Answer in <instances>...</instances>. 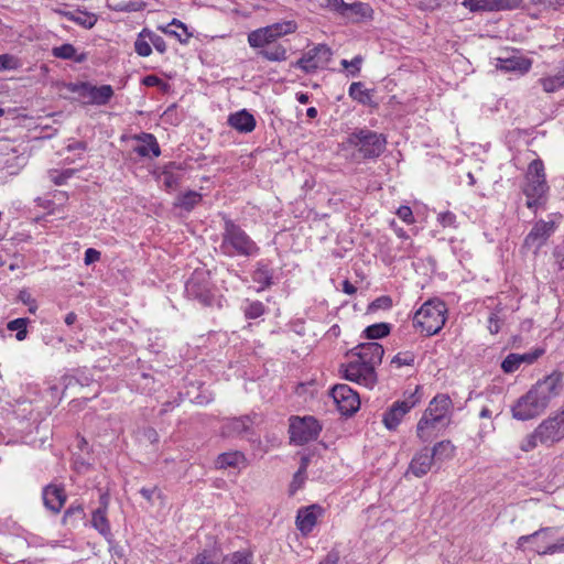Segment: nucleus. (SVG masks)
<instances>
[{
	"mask_svg": "<svg viewBox=\"0 0 564 564\" xmlns=\"http://www.w3.org/2000/svg\"><path fill=\"white\" fill-rule=\"evenodd\" d=\"M564 389V373L554 370L538 380L530 390L520 397L511 408L512 416L518 421H529L541 415L551 401L561 395Z\"/></svg>",
	"mask_w": 564,
	"mask_h": 564,
	"instance_id": "nucleus-1",
	"label": "nucleus"
},
{
	"mask_svg": "<svg viewBox=\"0 0 564 564\" xmlns=\"http://www.w3.org/2000/svg\"><path fill=\"white\" fill-rule=\"evenodd\" d=\"M383 355L384 348L381 344L361 343L347 352V356L355 359L341 364L339 372L346 380L371 389L378 381L376 366L381 364Z\"/></svg>",
	"mask_w": 564,
	"mask_h": 564,
	"instance_id": "nucleus-2",
	"label": "nucleus"
},
{
	"mask_svg": "<svg viewBox=\"0 0 564 564\" xmlns=\"http://www.w3.org/2000/svg\"><path fill=\"white\" fill-rule=\"evenodd\" d=\"M221 219L224 226L218 247L219 253L228 258L257 257L260 252V248L241 226L226 214L221 215Z\"/></svg>",
	"mask_w": 564,
	"mask_h": 564,
	"instance_id": "nucleus-3",
	"label": "nucleus"
},
{
	"mask_svg": "<svg viewBox=\"0 0 564 564\" xmlns=\"http://www.w3.org/2000/svg\"><path fill=\"white\" fill-rule=\"evenodd\" d=\"M344 147L356 150L358 159L377 160L387 148V137L367 127L355 128L343 142Z\"/></svg>",
	"mask_w": 564,
	"mask_h": 564,
	"instance_id": "nucleus-4",
	"label": "nucleus"
},
{
	"mask_svg": "<svg viewBox=\"0 0 564 564\" xmlns=\"http://www.w3.org/2000/svg\"><path fill=\"white\" fill-rule=\"evenodd\" d=\"M550 186L546 182L544 164L541 159L533 160L528 167L522 193L527 197V207L534 213L545 208L549 199Z\"/></svg>",
	"mask_w": 564,
	"mask_h": 564,
	"instance_id": "nucleus-5",
	"label": "nucleus"
},
{
	"mask_svg": "<svg viewBox=\"0 0 564 564\" xmlns=\"http://www.w3.org/2000/svg\"><path fill=\"white\" fill-rule=\"evenodd\" d=\"M447 308L442 301L425 302L413 316V326L425 336H433L441 332L446 322Z\"/></svg>",
	"mask_w": 564,
	"mask_h": 564,
	"instance_id": "nucleus-6",
	"label": "nucleus"
},
{
	"mask_svg": "<svg viewBox=\"0 0 564 564\" xmlns=\"http://www.w3.org/2000/svg\"><path fill=\"white\" fill-rule=\"evenodd\" d=\"M185 294L203 306H213L216 302V288L210 272L205 269L194 270L185 283Z\"/></svg>",
	"mask_w": 564,
	"mask_h": 564,
	"instance_id": "nucleus-7",
	"label": "nucleus"
},
{
	"mask_svg": "<svg viewBox=\"0 0 564 564\" xmlns=\"http://www.w3.org/2000/svg\"><path fill=\"white\" fill-rule=\"evenodd\" d=\"M297 24L295 21L276 22L264 28L251 31L248 34V43L251 47L265 46L276 42L283 35L295 32Z\"/></svg>",
	"mask_w": 564,
	"mask_h": 564,
	"instance_id": "nucleus-8",
	"label": "nucleus"
},
{
	"mask_svg": "<svg viewBox=\"0 0 564 564\" xmlns=\"http://www.w3.org/2000/svg\"><path fill=\"white\" fill-rule=\"evenodd\" d=\"M550 220L540 219L535 221L529 234L523 241V248L533 249L536 254L540 249L547 242L549 238L555 232L558 227L557 219L562 216L560 214H551Z\"/></svg>",
	"mask_w": 564,
	"mask_h": 564,
	"instance_id": "nucleus-9",
	"label": "nucleus"
},
{
	"mask_svg": "<svg viewBox=\"0 0 564 564\" xmlns=\"http://www.w3.org/2000/svg\"><path fill=\"white\" fill-rule=\"evenodd\" d=\"M290 421V440L295 445H304L319 436L322 425L314 416H293Z\"/></svg>",
	"mask_w": 564,
	"mask_h": 564,
	"instance_id": "nucleus-10",
	"label": "nucleus"
},
{
	"mask_svg": "<svg viewBox=\"0 0 564 564\" xmlns=\"http://www.w3.org/2000/svg\"><path fill=\"white\" fill-rule=\"evenodd\" d=\"M333 51L326 44H317L306 51L302 56L291 63V67L301 69L305 74H314L319 68H325L332 59Z\"/></svg>",
	"mask_w": 564,
	"mask_h": 564,
	"instance_id": "nucleus-11",
	"label": "nucleus"
},
{
	"mask_svg": "<svg viewBox=\"0 0 564 564\" xmlns=\"http://www.w3.org/2000/svg\"><path fill=\"white\" fill-rule=\"evenodd\" d=\"M330 397L333 398L337 410L344 416H352L360 408L359 394L348 384H335L330 389Z\"/></svg>",
	"mask_w": 564,
	"mask_h": 564,
	"instance_id": "nucleus-12",
	"label": "nucleus"
},
{
	"mask_svg": "<svg viewBox=\"0 0 564 564\" xmlns=\"http://www.w3.org/2000/svg\"><path fill=\"white\" fill-rule=\"evenodd\" d=\"M419 387L414 393L405 400L395 401L382 415V423L389 431H394L401 423L403 416L415 406L419 402V398L416 397V392Z\"/></svg>",
	"mask_w": 564,
	"mask_h": 564,
	"instance_id": "nucleus-13",
	"label": "nucleus"
},
{
	"mask_svg": "<svg viewBox=\"0 0 564 564\" xmlns=\"http://www.w3.org/2000/svg\"><path fill=\"white\" fill-rule=\"evenodd\" d=\"M563 423L564 416L561 414H555L543 420L535 429V436H539V442L541 444L552 445L564 438Z\"/></svg>",
	"mask_w": 564,
	"mask_h": 564,
	"instance_id": "nucleus-14",
	"label": "nucleus"
},
{
	"mask_svg": "<svg viewBox=\"0 0 564 564\" xmlns=\"http://www.w3.org/2000/svg\"><path fill=\"white\" fill-rule=\"evenodd\" d=\"M257 417L258 414L252 412L238 417L227 419L221 426V434L226 437L253 435L252 426L256 423Z\"/></svg>",
	"mask_w": 564,
	"mask_h": 564,
	"instance_id": "nucleus-15",
	"label": "nucleus"
},
{
	"mask_svg": "<svg viewBox=\"0 0 564 564\" xmlns=\"http://www.w3.org/2000/svg\"><path fill=\"white\" fill-rule=\"evenodd\" d=\"M451 420L423 414L416 425V436L422 443H431L441 429L446 427Z\"/></svg>",
	"mask_w": 564,
	"mask_h": 564,
	"instance_id": "nucleus-16",
	"label": "nucleus"
},
{
	"mask_svg": "<svg viewBox=\"0 0 564 564\" xmlns=\"http://www.w3.org/2000/svg\"><path fill=\"white\" fill-rule=\"evenodd\" d=\"M324 512L319 505H311L300 508L296 514V528L304 534H310L316 525L318 517Z\"/></svg>",
	"mask_w": 564,
	"mask_h": 564,
	"instance_id": "nucleus-17",
	"label": "nucleus"
},
{
	"mask_svg": "<svg viewBox=\"0 0 564 564\" xmlns=\"http://www.w3.org/2000/svg\"><path fill=\"white\" fill-rule=\"evenodd\" d=\"M43 503L53 513H58L66 502L64 486L50 484L42 490Z\"/></svg>",
	"mask_w": 564,
	"mask_h": 564,
	"instance_id": "nucleus-18",
	"label": "nucleus"
},
{
	"mask_svg": "<svg viewBox=\"0 0 564 564\" xmlns=\"http://www.w3.org/2000/svg\"><path fill=\"white\" fill-rule=\"evenodd\" d=\"M227 124L237 132L247 134L256 129L257 120L248 109H240L229 113Z\"/></svg>",
	"mask_w": 564,
	"mask_h": 564,
	"instance_id": "nucleus-19",
	"label": "nucleus"
},
{
	"mask_svg": "<svg viewBox=\"0 0 564 564\" xmlns=\"http://www.w3.org/2000/svg\"><path fill=\"white\" fill-rule=\"evenodd\" d=\"M251 279L258 284V290L260 291L271 288L275 283L274 269L271 265V261L267 259L257 261L251 272Z\"/></svg>",
	"mask_w": 564,
	"mask_h": 564,
	"instance_id": "nucleus-20",
	"label": "nucleus"
},
{
	"mask_svg": "<svg viewBox=\"0 0 564 564\" xmlns=\"http://www.w3.org/2000/svg\"><path fill=\"white\" fill-rule=\"evenodd\" d=\"M133 139L141 142L142 144L137 145L133 151L141 158L153 156L158 158L161 155L160 144L154 134L149 132H141L134 134Z\"/></svg>",
	"mask_w": 564,
	"mask_h": 564,
	"instance_id": "nucleus-21",
	"label": "nucleus"
},
{
	"mask_svg": "<svg viewBox=\"0 0 564 564\" xmlns=\"http://www.w3.org/2000/svg\"><path fill=\"white\" fill-rule=\"evenodd\" d=\"M434 462L435 459L433 458V455H431L430 448L425 446L413 456L408 471L413 474L415 477L421 478L431 470Z\"/></svg>",
	"mask_w": 564,
	"mask_h": 564,
	"instance_id": "nucleus-22",
	"label": "nucleus"
},
{
	"mask_svg": "<svg viewBox=\"0 0 564 564\" xmlns=\"http://www.w3.org/2000/svg\"><path fill=\"white\" fill-rule=\"evenodd\" d=\"M183 167L176 162H169L165 164L159 174V181L162 182L166 191L176 189L183 178Z\"/></svg>",
	"mask_w": 564,
	"mask_h": 564,
	"instance_id": "nucleus-23",
	"label": "nucleus"
},
{
	"mask_svg": "<svg viewBox=\"0 0 564 564\" xmlns=\"http://www.w3.org/2000/svg\"><path fill=\"white\" fill-rule=\"evenodd\" d=\"M453 408V402L447 394H436L429 403L423 414L427 416H436L438 419L451 420L449 413Z\"/></svg>",
	"mask_w": 564,
	"mask_h": 564,
	"instance_id": "nucleus-24",
	"label": "nucleus"
},
{
	"mask_svg": "<svg viewBox=\"0 0 564 564\" xmlns=\"http://www.w3.org/2000/svg\"><path fill=\"white\" fill-rule=\"evenodd\" d=\"M372 14L373 10L369 3L356 1L346 4L341 17L347 18L354 22H359L361 20L371 19Z\"/></svg>",
	"mask_w": 564,
	"mask_h": 564,
	"instance_id": "nucleus-25",
	"label": "nucleus"
},
{
	"mask_svg": "<svg viewBox=\"0 0 564 564\" xmlns=\"http://www.w3.org/2000/svg\"><path fill=\"white\" fill-rule=\"evenodd\" d=\"M531 61L522 56H511L506 58H498L497 68L505 72H520L524 74L531 68Z\"/></svg>",
	"mask_w": 564,
	"mask_h": 564,
	"instance_id": "nucleus-26",
	"label": "nucleus"
},
{
	"mask_svg": "<svg viewBox=\"0 0 564 564\" xmlns=\"http://www.w3.org/2000/svg\"><path fill=\"white\" fill-rule=\"evenodd\" d=\"M373 90L365 88L364 83L354 82L348 89L349 97L362 106L376 107L377 104L372 100Z\"/></svg>",
	"mask_w": 564,
	"mask_h": 564,
	"instance_id": "nucleus-27",
	"label": "nucleus"
},
{
	"mask_svg": "<svg viewBox=\"0 0 564 564\" xmlns=\"http://www.w3.org/2000/svg\"><path fill=\"white\" fill-rule=\"evenodd\" d=\"M202 200L203 195L200 193L188 189L176 196L173 206L174 208H180L186 213H191Z\"/></svg>",
	"mask_w": 564,
	"mask_h": 564,
	"instance_id": "nucleus-28",
	"label": "nucleus"
},
{
	"mask_svg": "<svg viewBox=\"0 0 564 564\" xmlns=\"http://www.w3.org/2000/svg\"><path fill=\"white\" fill-rule=\"evenodd\" d=\"M113 95L115 91L110 85L94 86L90 84V100H85V105L105 106Z\"/></svg>",
	"mask_w": 564,
	"mask_h": 564,
	"instance_id": "nucleus-29",
	"label": "nucleus"
},
{
	"mask_svg": "<svg viewBox=\"0 0 564 564\" xmlns=\"http://www.w3.org/2000/svg\"><path fill=\"white\" fill-rule=\"evenodd\" d=\"M257 48L259 50L257 54L270 62H283L288 58L286 47L276 42Z\"/></svg>",
	"mask_w": 564,
	"mask_h": 564,
	"instance_id": "nucleus-30",
	"label": "nucleus"
},
{
	"mask_svg": "<svg viewBox=\"0 0 564 564\" xmlns=\"http://www.w3.org/2000/svg\"><path fill=\"white\" fill-rule=\"evenodd\" d=\"M91 525L111 544L112 533L104 508H97L93 512Z\"/></svg>",
	"mask_w": 564,
	"mask_h": 564,
	"instance_id": "nucleus-31",
	"label": "nucleus"
},
{
	"mask_svg": "<svg viewBox=\"0 0 564 564\" xmlns=\"http://www.w3.org/2000/svg\"><path fill=\"white\" fill-rule=\"evenodd\" d=\"M556 531L557 530L555 528L546 527L539 529L532 534L521 535L517 541L518 547H522L525 543L529 542L535 543L538 545L540 544V539H552L555 535Z\"/></svg>",
	"mask_w": 564,
	"mask_h": 564,
	"instance_id": "nucleus-32",
	"label": "nucleus"
},
{
	"mask_svg": "<svg viewBox=\"0 0 564 564\" xmlns=\"http://www.w3.org/2000/svg\"><path fill=\"white\" fill-rule=\"evenodd\" d=\"M245 460V455L241 452H227L218 455L215 464L218 469H226L229 467H238Z\"/></svg>",
	"mask_w": 564,
	"mask_h": 564,
	"instance_id": "nucleus-33",
	"label": "nucleus"
},
{
	"mask_svg": "<svg viewBox=\"0 0 564 564\" xmlns=\"http://www.w3.org/2000/svg\"><path fill=\"white\" fill-rule=\"evenodd\" d=\"M431 455L435 462L451 459L455 454V446L448 440L437 442L432 448H430Z\"/></svg>",
	"mask_w": 564,
	"mask_h": 564,
	"instance_id": "nucleus-34",
	"label": "nucleus"
},
{
	"mask_svg": "<svg viewBox=\"0 0 564 564\" xmlns=\"http://www.w3.org/2000/svg\"><path fill=\"white\" fill-rule=\"evenodd\" d=\"M391 324L389 323H376L367 326L361 334V337L366 339H381L387 337L391 332Z\"/></svg>",
	"mask_w": 564,
	"mask_h": 564,
	"instance_id": "nucleus-35",
	"label": "nucleus"
},
{
	"mask_svg": "<svg viewBox=\"0 0 564 564\" xmlns=\"http://www.w3.org/2000/svg\"><path fill=\"white\" fill-rule=\"evenodd\" d=\"M551 539H549L550 541ZM539 555H552L555 553H564V536H561L554 543H547V540L540 539V544L533 547Z\"/></svg>",
	"mask_w": 564,
	"mask_h": 564,
	"instance_id": "nucleus-36",
	"label": "nucleus"
},
{
	"mask_svg": "<svg viewBox=\"0 0 564 564\" xmlns=\"http://www.w3.org/2000/svg\"><path fill=\"white\" fill-rule=\"evenodd\" d=\"M59 13L68 21L75 22L85 29H91L97 23V15L94 13L83 12L82 15H76L70 11H61Z\"/></svg>",
	"mask_w": 564,
	"mask_h": 564,
	"instance_id": "nucleus-37",
	"label": "nucleus"
},
{
	"mask_svg": "<svg viewBox=\"0 0 564 564\" xmlns=\"http://www.w3.org/2000/svg\"><path fill=\"white\" fill-rule=\"evenodd\" d=\"M63 87L70 93L77 94L78 101L85 105V100H90V83L89 82H69L64 83Z\"/></svg>",
	"mask_w": 564,
	"mask_h": 564,
	"instance_id": "nucleus-38",
	"label": "nucleus"
},
{
	"mask_svg": "<svg viewBox=\"0 0 564 564\" xmlns=\"http://www.w3.org/2000/svg\"><path fill=\"white\" fill-rule=\"evenodd\" d=\"M30 319L28 317H19L8 322L7 329L11 332H15V338L19 341H22L28 336V325Z\"/></svg>",
	"mask_w": 564,
	"mask_h": 564,
	"instance_id": "nucleus-39",
	"label": "nucleus"
},
{
	"mask_svg": "<svg viewBox=\"0 0 564 564\" xmlns=\"http://www.w3.org/2000/svg\"><path fill=\"white\" fill-rule=\"evenodd\" d=\"M191 564H220L219 554L216 550L205 549L191 560Z\"/></svg>",
	"mask_w": 564,
	"mask_h": 564,
	"instance_id": "nucleus-40",
	"label": "nucleus"
},
{
	"mask_svg": "<svg viewBox=\"0 0 564 564\" xmlns=\"http://www.w3.org/2000/svg\"><path fill=\"white\" fill-rule=\"evenodd\" d=\"M265 310V305L260 301H247L243 306V314L248 319H256L262 316Z\"/></svg>",
	"mask_w": 564,
	"mask_h": 564,
	"instance_id": "nucleus-41",
	"label": "nucleus"
},
{
	"mask_svg": "<svg viewBox=\"0 0 564 564\" xmlns=\"http://www.w3.org/2000/svg\"><path fill=\"white\" fill-rule=\"evenodd\" d=\"M252 553L246 550L236 551L229 555H226L223 560L225 564H253Z\"/></svg>",
	"mask_w": 564,
	"mask_h": 564,
	"instance_id": "nucleus-42",
	"label": "nucleus"
},
{
	"mask_svg": "<svg viewBox=\"0 0 564 564\" xmlns=\"http://www.w3.org/2000/svg\"><path fill=\"white\" fill-rule=\"evenodd\" d=\"M364 57L356 55L351 61L341 59L340 65L346 69L347 77H358L361 70Z\"/></svg>",
	"mask_w": 564,
	"mask_h": 564,
	"instance_id": "nucleus-43",
	"label": "nucleus"
},
{
	"mask_svg": "<svg viewBox=\"0 0 564 564\" xmlns=\"http://www.w3.org/2000/svg\"><path fill=\"white\" fill-rule=\"evenodd\" d=\"M462 4L470 12H494V0H464Z\"/></svg>",
	"mask_w": 564,
	"mask_h": 564,
	"instance_id": "nucleus-44",
	"label": "nucleus"
},
{
	"mask_svg": "<svg viewBox=\"0 0 564 564\" xmlns=\"http://www.w3.org/2000/svg\"><path fill=\"white\" fill-rule=\"evenodd\" d=\"M150 41L148 40V35L143 34V30L138 34L137 40L134 42V51L139 56L147 57L151 55L152 47L150 45Z\"/></svg>",
	"mask_w": 564,
	"mask_h": 564,
	"instance_id": "nucleus-45",
	"label": "nucleus"
},
{
	"mask_svg": "<svg viewBox=\"0 0 564 564\" xmlns=\"http://www.w3.org/2000/svg\"><path fill=\"white\" fill-rule=\"evenodd\" d=\"M541 85L546 93H554L564 86V75H555L552 77L542 78Z\"/></svg>",
	"mask_w": 564,
	"mask_h": 564,
	"instance_id": "nucleus-46",
	"label": "nucleus"
},
{
	"mask_svg": "<svg viewBox=\"0 0 564 564\" xmlns=\"http://www.w3.org/2000/svg\"><path fill=\"white\" fill-rule=\"evenodd\" d=\"M76 48L70 43L62 44L61 46H54L52 48V55L61 59H70L75 57Z\"/></svg>",
	"mask_w": 564,
	"mask_h": 564,
	"instance_id": "nucleus-47",
	"label": "nucleus"
},
{
	"mask_svg": "<svg viewBox=\"0 0 564 564\" xmlns=\"http://www.w3.org/2000/svg\"><path fill=\"white\" fill-rule=\"evenodd\" d=\"M494 12L512 11L523 8V0H494Z\"/></svg>",
	"mask_w": 564,
	"mask_h": 564,
	"instance_id": "nucleus-48",
	"label": "nucleus"
},
{
	"mask_svg": "<svg viewBox=\"0 0 564 564\" xmlns=\"http://www.w3.org/2000/svg\"><path fill=\"white\" fill-rule=\"evenodd\" d=\"M392 299L391 296L389 295H381L379 297H377L376 300H373L369 305H368V312H376V311H379V310H383V311H387V310H390L392 307Z\"/></svg>",
	"mask_w": 564,
	"mask_h": 564,
	"instance_id": "nucleus-49",
	"label": "nucleus"
},
{
	"mask_svg": "<svg viewBox=\"0 0 564 564\" xmlns=\"http://www.w3.org/2000/svg\"><path fill=\"white\" fill-rule=\"evenodd\" d=\"M143 34L148 35V40L151 42V44L159 53L163 54L166 52L167 45L162 36L155 34L149 29H143Z\"/></svg>",
	"mask_w": 564,
	"mask_h": 564,
	"instance_id": "nucleus-50",
	"label": "nucleus"
},
{
	"mask_svg": "<svg viewBox=\"0 0 564 564\" xmlns=\"http://www.w3.org/2000/svg\"><path fill=\"white\" fill-rule=\"evenodd\" d=\"M518 354H509L501 362V369L505 373H512L520 368Z\"/></svg>",
	"mask_w": 564,
	"mask_h": 564,
	"instance_id": "nucleus-51",
	"label": "nucleus"
},
{
	"mask_svg": "<svg viewBox=\"0 0 564 564\" xmlns=\"http://www.w3.org/2000/svg\"><path fill=\"white\" fill-rule=\"evenodd\" d=\"M415 360V355L412 351H403L397 354L392 360L391 364H394L397 367L402 366H413Z\"/></svg>",
	"mask_w": 564,
	"mask_h": 564,
	"instance_id": "nucleus-52",
	"label": "nucleus"
},
{
	"mask_svg": "<svg viewBox=\"0 0 564 564\" xmlns=\"http://www.w3.org/2000/svg\"><path fill=\"white\" fill-rule=\"evenodd\" d=\"M85 516V511L82 505H70L64 512L62 523L68 524L73 517H78L83 519Z\"/></svg>",
	"mask_w": 564,
	"mask_h": 564,
	"instance_id": "nucleus-53",
	"label": "nucleus"
},
{
	"mask_svg": "<svg viewBox=\"0 0 564 564\" xmlns=\"http://www.w3.org/2000/svg\"><path fill=\"white\" fill-rule=\"evenodd\" d=\"M19 67V59L11 54L0 55V72L17 69Z\"/></svg>",
	"mask_w": 564,
	"mask_h": 564,
	"instance_id": "nucleus-54",
	"label": "nucleus"
},
{
	"mask_svg": "<svg viewBox=\"0 0 564 564\" xmlns=\"http://www.w3.org/2000/svg\"><path fill=\"white\" fill-rule=\"evenodd\" d=\"M543 354H544L543 348H535L534 350L525 352V354H518L520 365H522V364L532 365Z\"/></svg>",
	"mask_w": 564,
	"mask_h": 564,
	"instance_id": "nucleus-55",
	"label": "nucleus"
},
{
	"mask_svg": "<svg viewBox=\"0 0 564 564\" xmlns=\"http://www.w3.org/2000/svg\"><path fill=\"white\" fill-rule=\"evenodd\" d=\"M74 174H75V170H73V169L64 170L61 173H57V171H53L51 174L52 182L57 186H62V185L66 184L67 180L70 178Z\"/></svg>",
	"mask_w": 564,
	"mask_h": 564,
	"instance_id": "nucleus-56",
	"label": "nucleus"
},
{
	"mask_svg": "<svg viewBox=\"0 0 564 564\" xmlns=\"http://www.w3.org/2000/svg\"><path fill=\"white\" fill-rule=\"evenodd\" d=\"M437 220L443 227H457L456 215L449 210L440 213L437 216Z\"/></svg>",
	"mask_w": 564,
	"mask_h": 564,
	"instance_id": "nucleus-57",
	"label": "nucleus"
},
{
	"mask_svg": "<svg viewBox=\"0 0 564 564\" xmlns=\"http://www.w3.org/2000/svg\"><path fill=\"white\" fill-rule=\"evenodd\" d=\"M159 29L165 34L176 37L182 44H186L188 40L193 36V33L189 31L178 33L174 30L169 29V26H160Z\"/></svg>",
	"mask_w": 564,
	"mask_h": 564,
	"instance_id": "nucleus-58",
	"label": "nucleus"
},
{
	"mask_svg": "<svg viewBox=\"0 0 564 564\" xmlns=\"http://www.w3.org/2000/svg\"><path fill=\"white\" fill-rule=\"evenodd\" d=\"M539 442V436H535V430L533 433L529 434L521 443L520 448L523 452H531L533 451Z\"/></svg>",
	"mask_w": 564,
	"mask_h": 564,
	"instance_id": "nucleus-59",
	"label": "nucleus"
},
{
	"mask_svg": "<svg viewBox=\"0 0 564 564\" xmlns=\"http://www.w3.org/2000/svg\"><path fill=\"white\" fill-rule=\"evenodd\" d=\"M306 479V473L297 469V471L294 474L293 479L290 485V492L294 494L296 490H299Z\"/></svg>",
	"mask_w": 564,
	"mask_h": 564,
	"instance_id": "nucleus-60",
	"label": "nucleus"
},
{
	"mask_svg": "<svg viewBox=\"0 0 564 564\" xmlns=\"http://www.w3.org/2000/svg\"><path fill=\"white\" fill-rule=\"evenodd\" d=\"M535 6H542L544 9L557 10L564 7V0H530Z\"/></svg>",
	"mask_w": 564,
	"mask_h": 564,
	"instance_id": "nucleus-61",
	"label": "nucleus"
},
{
	"mask_svg": "<svg viewBox=\"0 0 564 564\" xmlns=\"http://www.w3.org/2000/svg\"><path fill=\"white\" fill-rule=\"evenodd\" d=\"M141 83L147 87H166V83L156 75H147L142 78Z\"/></svg>",
	"mask_w": 564,
	"mask_h": 564,
	"instance_id": "nucleus-62",
	"label": "nucleus"
},
{
	"mask_svg": "<svg viewBox=\"0 0 564 564\" xmlns=\"http://www.w3.org/2000/svg\"><path fill=\"white\" fill-rule=\"evenodd\" d=\"M101 253L95 248H88L85 251L84 262L86 265H90L100 260Z\"/></svg>",
	"mask_w": 564,
	"mask_h": 564,
	"instance_id": "nucleus-63",
	"label": "nucleus"
},
{
	"mask_svg": "<svg viewBox=\"0 0 564 564\" xmlns=\"http://www.w3.org/2000/svg\"><path fill=\"white\" fill-rule=\"evenodd\" d=\"M397 215L408 224H412L414 221L412 209L409 206H400L397 210Z\"/></svg>",
	"mask_w": 564,
	"mask_h": 564,
	"instance_id": "nucleus-64",
	"label": "nucleus"
}]
</instances>
